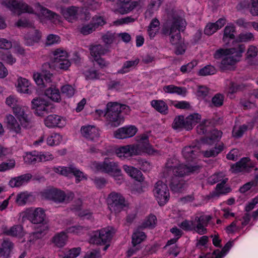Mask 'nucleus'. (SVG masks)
<instances>
[{
  "label": "nucleus",
  "instance_id": "obj_1",
  "mask_svg": "<svg viewBox=\"0 0 258 258\" xmlns=\"http://www.w3.org/2000/svg\"><path fill=\"white\" fill-rule=\"evenodd\" d=\"M186 26L185 20L173 13L169 16L162 29V33L170 37V42L175 46V53L177 55L182 54L186 49V46L181 39L180 34V32L184 30Z\"/></svg>",
  "mask_w": 258,
  "mask_h": 258
},
{
  "label": "nucleus",
  "instance_id": "obj_2",
  "mask_svg": "<svg viewBox=\"0 0 258 258\" xmlns=\"http://www.w3.org/2000/svg\"><path fill=\"white\" fill-rule=\"evenodd\" d=\"M115 153L121 160H125L144 154L155 155L158 154L159 152L150 145L148 136L143 134L141 136L137 144L119 147L115 149Z\"/></svg>",
  "mask_w": 258,
  "mask_h": 258
},
{
  "label": "nucleus",
  "instance_id": "obj_3",
  "mask_svg": "<svg viewBox=\"0 0 258 258\" xmlns=\"http://www.w3.org/2000/svg\"><path fill=\"white\" fill-rule=\"evenodd\" d=\"M201 167L198 165L185 164L175 157L171 158L165 164L163 172V177L167 178L172 174L174 176L172 177H183L198 171Z\"/></svg>",
  "mask_w": 258,
  "mask_h": 258
},
{
  "label": "nucleus",
  "instance_id": "obj_4",
  "mask_svg": "<svg viewBox=\"0 0 258 258\" xmlns=\"http://www.w3.org/2000/svg\"><path fill=\"white\" fill-rule=\"evenodd\" d=\"M245 49L244 44H238L235 47L229 49H220L215 54V58L223 56L220 65L221 69L224 71L228 69L230 66L239 61Z\"/></svg>",
  "mask_w": 258,
  "mask_h": 258
},
{
  "label": "nucleus",
  "instance_id": "obj_5",
  "mask_svg": "<svg viewBox=\"0 0 258 258\" xmlns=\"http://www.w3.org/2000/svg\"><path fill=\"white\" fill-rule=\"evenodd\" d=\"M211 219L210 215H205L203 212H198L195 215L194 219L184 220L179 224V226L184 230H194L198 234L203 235L207 233L206 227Z\"/></svg>",
  "mask_w": 258,
  "mask_h": 258
},
{
  "label": "nucleus",
  "instance_id": "obj_6",
  "mask_svg": "<svg viewBox=\"0 0 258 258\" xmlns=\"http://www.w3.org/2000/svg\"><path fill=\"white\" fill-rule=\"evenodd\" d=\"M90 167L95 171H100L110 175L117 183L120 184L123 181L121 170L117 162L110 161L108 158H105L102 162H92Z\"/></svg>",
  "mask_w": 258,
  "mask_h": 258
},
{
  "label": "nucleus",
  "instance_id": "obj_7",
  "mask_svg": "<svg viewBox=\"0 0 258 258\" xmlns=\"http://www.w3.org/2000/svg\"><path fill=\"white\" fill-rule=\"evenodd\" d=\"M128 107L117 102H109L106 105L105 118L111 126H117L122 121L120 113L122 110Z\"/></svg>",
  "mask_w": 258,
  "mask_h": 258
},
{
  "label": "nucleus",
  "instance_id": "obj_8",
  "mask_svg": "<svg viewBox=\"0 0 258 258\" xmlns=\"http://www.w3.org/2000/svg\"><path fill=\"white\" fill-rule=\"evenodd\" d=\"M60 13L67 21L71 23L77 21L80 17L85 20H88L90 18V14L85 13L83 7L74 6L62 7L60 8Z\"/></svg>",
  "mask_w": 258,
  "mask_h": 258
},
{
  "label": "nucleus",
  "instance_id": "obj_9",
  "mask_svg": "<svg viewBox=\"0 0 258 258\" xmlns=\"http://www.w3.org/2000/svg\"><path fill=\"white\" fill-rule=\"evenodd\" d=\"M113 229L111 227H106L93 232L90 242L96 244H106L111 239Z\"/></svg>",
  "mask_w": 258,
  "mask_h": 258
},
{
  "label": "nucleus",
  "instance_id": "obj_10",
  "mask_svg": "<svg viewBox=\"0 0 258 258\" xmlns=\"http://www.w3.org/2000/svg\"><path fill=\"white\" fill-rule=\"evenodd\" d=\"M106 201L110 210L115 213L120 212L126 206L124 197L120 193L115 191L108 195Z\"/></svg>",
  "mask_w": 258,
  "mask_h": 258
},
{
  "label": "nucleus",
  "instance_id": "obj_11",
  "mask_svg": "<svg viewBox=\"0 0 258 258\" xmlns=\"http://www.w3.org/2000/svg\"><path fill=\"white\" fill-rule=\"evenodd\" d=\"M23 217H26L32 223L34 224H47L45 221L46 214L42 208H31L27 209L24 212Z\"/></svg>",
  "mask_w": 258,
  "mask_h": 258
},
{
  "label": "nucleus",
  "instance_id": "obj_12",
  "mask_svg": "<svg viewBox=\"0 0 258 258\" xmlns=\"http://www.w3.org/2000/svg\"><path fill=\"white\" fill-rule=\"evenodd\" d=\"M154 196L160 206L164 205L169 200V190L166 184L162 181H157L153 190Z\"/></svg>",
  "mask_w": 258,
  "mask_h": 258
},
{
  "label": "nucleus",
  "instance_id": "obj_13",
  "mask_svg": "<svg viewBox=\"0 0 258 258\" xmlns=\"http://www.w3.org/2000/svg\"><path fill=\"white\" fill-rule=\"evenodd\" d=\"M90 54L93 57L94 60L101 69L108 67L109 62L101 57V55L106 54L108 50L100 44L95 45L90 48Z\"/></svg>",
  "mask_w": 258,
  "mask_h": 258
},
{
  "label": "nucleus",
  "instance_id": "obj_14",
  "mask_svg": "<svg viewBox=\"0 0 258 258\" xmlns=\"http://www.w3.org/2000/svg\"><path fill=\"white\" fill-rule=\"evenodd\" d=\"M13 113L20 122L21 126L26 128H30L31 126V119L29 114L27 107L22 106H17L14 108Z\"/></svg>",
  "mask_w": 258,
  "mask_h": 258
},
{
  "label": "nucleus",
  "instance_id": "obj_15",
  "mask_svg": "<svg viewBox=\"0 0 258 258\" xmlns=\"http://www.w3.org/2000/svg\"><path fill=\"white\" fill-rule=\"evenodd\" d=\"M7 7L18 15L23 13H33V9L22 0H7Z\"/></svg>",
  "mask_w": 258,
  "mask_h": 258
},
{
  "label": "nucleus",
  "instance_id": "obj_16",
  "mask_svg": "<svg viewBox=\"0 0 258 258\" xmlns=\"http://www.w3.org/2000/svg\"><path fill=\"white\" fill-rule=\"evenodd\" d=\"M54 62L56 68L67 70L71 66L68 58L67 52L61 49H57L53 52Z\"/></svg>",
  "mask_w": 258,
  "mask_h": 258
},
{
  "label": "nucleus",
  "instance_id": "obj_17",
  "mask_svg": "<svg viewBox=\"0 0 258 258\" xmlns=\"http://www.w3.org/2000/svg\"><path fill=\"white\" fill-rule=\"evenodd\" d=\"M4 123L7 129L10 133L16 135H21L22 134V127H23L20 122L12 114H7L5 117Z\"/></svg>",
  "mask_w": 258,
  "mask_h": 258
},
{
  "label": "nucleus",
  "instance_id": "obj_18",
  "mask_svg": "<svg viewBox=\"0 0 258 258\" xmlns=\"http://www.w3.org/2000/svg\"><path fill=\"white\" fill-rule=\"evenodd\" d=\"M32 107L35 109V113L38 116H42L47 113L49 107V103L46 100L38 98L32 100Z\"/></svg>",
  "mask_w": 258,
  "mask_h": 258
},
{
  "label": "nucleus",
  "instance_id": "obj_19",
  "mask_svg": "<svg viewBox=\"0 0 258 258\" xmlns=\"http://www.w3.org/2000/svg\"><path fill=\"white\" fill-rule=\"evenodd\" d=\"M37 11L42 16L50 20L54 24H59L61 22V17L57 14L42 6L39 3L35 6Z\"/></svg>",
  "mask_w": 258,
  "mask_h": 258
},
{
  "label": "nucleus",
  "instance_id": "obj_20",
  "mask_svg": "<svg viewBox=\"0 0 258 258\" xmlns=\"http://www.w3.org/2000/svg\"><path fill=\"white\" fill-rule=\"evenodd\" d=\"M254 167V164L252 163L249 158L243 157L239 162L231 166V172L237 173L243 171H247L250 169Z\"/></svg>",
  "mask_w": 258,
  "mask_h": 258
},
{
  "label": "nucleus",
  "instance_id": "obj_21",
  "mask_svg": "<svg viewBox=\"0 0 258 258\" xmlns=\"http://www.w3.org/2000/svg\"><path fill=\"white\" fill-rule=\"evenodd\" d=\"M137 131V128L134 125L125 126L115 131L114 136L118 139L128 138L135 136Z\"/></svg>",
  "mask_w": 258,
  "mask_h": 258
},
{
  "label": "nucleus",
  "instance_id": "obj_22",
  "mask_svg": "<svg viewBox=\"0 0 258 258\" xmlns=\"http://www.w3.org/2000/svg\"><path fill=\"white\" fill-rule=\"evenodd\" d=\"M81 133L84 137L91 141H96L100 136L99 130L94 125H88L82 126Z\"/></svg>",
  "mask_w": 258,
  "mask_h": 258
},
{
  "label": "nucleus",
  "instance_id": "obj_23",
  "mask_svg": "<svg viewBox=\"0 0 258 258\" xmlns=\"http://www.w3.org/2000/svg\"><path fill=\"white\" fill-rule=\"evenodd\" d=\"M45 125L49 128L55 127H62L66 124V120L63 117L56 114L47 116L44 120Z\"/></svg>",
  "mask_w": 258,
  "mask_h": 258
},
{
  "label": "nucleus",
  "instance_id": "obj_24",
  "mask_svg": "<svg viewBox=\"0 0 258 258\" xmlns=\"http://www.w3.org/2000/svg\"><path fill=\"white\" fill-rule=\"evenodd\" d=\"M118 8L116 11L121 14L128 13L137 6L138 2L133 0H118Z\"/></svg>",
  "mask_w": 258,
  "mask_h": 258
},
{
  "label": "nucleus",
  "instance_id": "obj_25",
  "mask_svg": "<svg viewBox=\"0 0 258 258\" xmlns=\"http://www.w3.org/2000/svg\"><path fill=\"white\" fill-rule=\"evenodd\" d=\"M52 201L56 203H69L74 198V194L71 191L64 192L61 190L55 188Z\"/></svg>",
  "mask_w": 258,
  "mask_h": 258
},
{
  "label": "nucleus",
  "instance_id": "obj_26",
  "mask_svg": "<svg viewBox=\"0 0 258 258\" xmlns=\"http://www.w3.org/2000/svg\"><path fill=\"white\" fill-rule=\"evenodd\" d=\"M17 90L20 93L31 94L32 93V85L30 82L27 79L19 77L16 85Z\"/></svg>",
  "mask_w": 258,
  "mask_h": 258
},
{
  "label": "nucleus",
  "instance_id": "obj_27",
  "mask_svg": "<svg viewBox=\"0 0 258 258\" xmlns=\"http://www.w3.org/2000/svg\"><path fill=\"white\" fill-rule=\"evenodd\" d=\"M41 38V33L36 29L30 30L24 36L25 43L28 46H32L39 42Z\"/></svg>",
  "mask_w": 258,
  "mask_h": 258
},
{
  "label": "nucleus",
  "instance_id": "obj_28",
  "mask_svg": "<svg viewBox=\"0 0 258 258\" xmlns=\"http://www.w3.org/2000/svg\"><path fill=\"white\" fill-rule=\"evenodd\" d=\"M32 177V175L30 173L15 177L10 180L9 185L12 187H20L27 183Z\"/></svg>",
  "mask_w": 258,
  "mask_h": 258
},
{
  "label": "nucleus",
  "instance_id": "obj_29",
  "mask_svg": "<svg viewBox=\"0 0 258 258\" xmlns=\"http://www.w3.org/2000/svg\"><path fill=\"white\" fill-rule=\"evenodd\" d=\"M222 136V132L218 130H212L207 137L202 139L201 141L203 144L213 145L218 141Z\"/></svg>",
  "mask_w": 258,
  "mask_h": 258
},
{
  "label": "nucleus",
  "instance_id": "obj_30",
  "mask_svg": "<svg viewBox=\"0 0 258 258\" xmlns=\"http://www.w3.org/2000/svg\"><path fill=\"white\" fill-rule=\"evenodd\" d=\"M124 171L131 177L139 182L144 181V178L143 174L140 170L137 168L127 165L123 166Z\"/></svg>",
  "mask_w": 258,
  "mask_h": 258
},
{
  "label": "nucleus",
  "instance_id": "obj_31",
  "mask_svg": "<svg viewBox=\"0 0 258 258\" xmlns=\"http://www.w3.org/2000/svg\"><path fill=\"white\" fill-rule=\"evenodd\" d=\"M14 247L13 243L9 240L4 239L0 244V257L8 258Z\"/></svg>",
  "mask_w": 258,
  "mask_h": 258
},
{
  "label": "nucleus",
  "instance_id": "obj_32",
  "mask_svg": "<svg viewBox=\"0 0 258 258\" xmlns=\"http://www.w3.org/2000/svg\"><path fill=\"white\" fill-rule=\"evenodd\" d=\"M182 153L183 157L189 161L196 158L199 149L197 146H186L183 149Z\"/></svg>",
  "mask_w": 258,
  "mask_h": 258
},
{
  "label": "nucleus",
  "instance_id": "obj_33",
  "mask_svg": "<svg viewBox=\"0 0 258 258\" xmlns=\"http://www.w3.org/2000/svg\"><path fill=\"white\" fill-rule=\"evenodd\" d=\"M201 119V116L198 113H193L187 116L185 120L184 129L189 131L193 128Z\"/></svg>",
  "mask_w": 258,
  "mask_h": 258
},
{
  "label": "nucleus",
  "instance_id": "obj_34",
  "mask_svg": "<svg viewBox=\"0 0 258 258\" xmlns=\"http://www.w3.org/2000/svg\"><path fill=\"white\" fill-rule=\"evenodd\" d=\"M166 182H168L166 180ZM171 190L174 192H180L183 188L185 180L177 177H171L168 181Z\"/></svg>",
  "mask_w": 258,
  "mask_h": 258
},
{
  "label": "nucleus",
  "instance_id": "obj_35",
  "mask_svg": "<svg viewBox=\"0 0 258 258\" xmlns=\"http://www.w3.org/2000/svg\"><path fill=\"white\" fill-rule=\"evenodd\" d=\"M49 229L47 224H42L38 228L36 231L33 232L30 235V241H34L36 239L42 238L46 234Z\"/></svg>",
  "mask_w": 258,
  "mask_h": 258
},
{
  "label": "nucleus",
  "instance_id": "obj_36",
  "mask_svg": "<svg viewBox=\"0 0 258 258\" xmlns=\"http://www.w3.org/2000/svg\"><path fill=\"white\" fill-rule=\"evenodd\" d=\"M151 105L156 111L162 114L165 115L168 112V106L163 100H153L151 102Z\"/></svg>",
  "mask_w": 258,
  "mask_h": 258
},
{
  "label": "nucleus",
  "instance_id": "obj_37",
  "mask_svg": "<svg viewBox=\"0 0 258 258\" xmlns=\"http://www.w3.org/2000/svg\"><path fill=\"white\" fill-rule=\"evenodd\" d=\"M4 233L13 237H22L25 235L23 227L20 225H14L9 229H5Z\"/></svg>",
  "mask_w": 258,
  "mask_h": 258
},
{
  "label": "nucleus",
  "instance_id": "obj_38",
  "mask_svg": "<svg viewBox=\"0 0 258 258\" xmlns=\"http://www.w3.org/2000/svg\"><path fill=\"white\" fill-rule=\"evenodd\" d=\"M163 90L166 93L176 94L181 96H185L186 93L185 88L178 87L173 85L165 86L163 87Z\"/></svg>",
  "mask_w": 258,
  "mask_h": 258
},
{
  "label": "nucleus",
  "instance_id": "obj_39",
  "mask_svg": "<svg viewBox=\"0 0 258 258\" xmlns=\"http://www.w3.org/2000/svg\"><path fill=\"white\" fill-rule=\"evenodd\" d=\"M139 62V59L136 58L133 60H128L124 62L122 68L117 71L118 74H123L130 72L135 68Z\"/></svg>",
  "mask_w": 258,
  "mask_h": 258
},
{
  "label": "nucleus",
  "instance_id": "obj_40",
  "mask_svg": "<svg viewBox=\"0 0 258 258\" xmlns=\"http://www.w3.org/2000/svg\"><path fill=\"white\" fill-rule=\"evenodd\" d=\"M45 94L53 101L58 102L60 100L59 90L54 86L47 88L45 91Z\"/></svg>",
  "mask_w": 258,
  "mask_h": 258
},
{
  "label": "nucleus",
  "instance_id": "obj_41",
  "mask_svg": "<svg viewBox=\"0 0 258 258\" xmlns=\"http://www.w3.org/2000/svg\"><path fill=\"white\" fill-rule=\"evenodd\" d=\"M67 240V233L63 231L55 234L52 238V242L57 247H61L66 244Z\"/></svg>",
  "mask_w": 258,
  "mask_h": 258
},
{
  "label": "nucleus",
  "instance_id": "obj_42",
  "mask_svg": "<svg viewBox=\"0 0 258 258\" xmlns=\"http://www.w3.org/2000/svg\"><path fill=\"white\" fill-rule=\"evenodd\" d=\"M160 22L156 18L153 19L150 23L148 28V34L150 38H153L158 32Z\"/></svg>",
  "mask_w": 258,
  "mask_h": 258
},
{
  "label": "nucleus",
  "instance_id": "obj_43",
  "mask_svg": "<svg viewBox=\"0 0 258 258\" xmlns=\"http://www.w3.org/2000/svg\"><path fill=\"white\" fill-rule=\"evenodd\" d=\"M235 28L233 25L229 24L226 26L224 29L223 40L226 42L228 39H233L234 38Z\"/></svg>",
  "mask_w": 258,
  "mask_h": 258
},
{
  "label": "nucleus",
  "instance_id": "obj_44",
  "mask_svg": "<svg viewBox=\"0 0 258 258\" xmlns=\"http://www.w3.org/2000/svg\"><path fill=\"white\" fill-rule=\"evenodd\" d=\"M253 128V124H249L248 125L243 124L241 126H235L233 127L232 135L235 138H239L242 136L243 133L247 129H252Z\"/></svg>",
  "mask_w": 258,
  "mask_h": 258
},
{
  "label": "nucleus",
  "instance_id": "obj_45",
  "mask_svg": "<svg viewBox=\"0 0 258 258\" xmlns=\"http://www.w3.org/2000/svg\"><path fill=\"white\" fill-rule=\"evenodd\" d=\"M146 238V236L145 233L137 229L132 235V243L135 246L141 243Z\"/></svg>",
  "mask_w": 258,
  "mask_h": 258
},
{
  "label": "nucleus",
  "instance_id": "obj_46",
  "mask_svg": "<svg viewBox=\"0 0 258 258\" xmlns=\"http://www.w3.org/2000/svg\"><path fill=\"white\" fill-rule=\"evenodd\" d=\"M157 221V220L156 216L150 214L145 219L142 223V226L144 228H153L156 225Z\"/></svg>",
  "mask_w": 258,
  "mask_h": 258
},
{
  "label": "nucleus",
  "instance_id": "obj_47",
  "mask_svg": "<svg viewBox=\"0 0 258 258\" xmlns=\"http://www.w3.org/2000/svg\"><path fill=\"white\" fill-rule=\"evenodd\" d=\"M70 175L71 174H73V175L76 177V182L79 183L81 180L83 179H87V177L86 175L84 174V173L81 171L79 169L77 168L73 165H70Z\"/></svg>",
  "mask_w": 258,
  "mask_h": 258
},
{
  "label": "nucleus",
  "instance_id": "obj_48",
  "mask_svg": "<svg viewBox=\"0 0 258 258\" xmlns=\"http://www.w3.org/2000/svg\"><path fill=\"white\" fill-rule=\"evenodd\" d=\"M227 181L228 178H225L221 182L217 184L216 190L218 194L224 195L227 194L231 191V188L225 185V183Z\"/></svg>",
  "mask_w": 258,
  "mask_h": 258
},
{
  "label": "nucleus",
  "instance_id": "obj_49",
  "mask_svg": "<svg viewBox=\"0 0 258 258\" xmlns=\"http://www.w3.org/2000/svg\"><path fill=\"white\" fill-rule=\"evenodd\" d=\"M62 141V137L60 135L57 133H52L47 139V144L49 146L57 145L60 143Z\"/></svg>",
  "mask_w": 258,
  "mask_h": 258
},
{
  "label": "nucleus",
  "instance_id": "obj_50",
  "mask_svg": "<svg viewBox=\"0 0 258 258\" xmlns=\"http://www.w3.org/2000/svg\"><path fill=\"white\" fill-rule=\"evenodd\" d=\"M184 117L182 115H179L174 118L172 123V127L174 130L181 131L184 129Z\"/></svg>",
  "mask_w": 258,
  "mask_h": 258
},
{
  "label": "nucleus",
  "instance_id": "obj_51",
  "mask_svg": "<svg viewBox=\"0 0 258 258\" xmlns=\"http://www.w3.org/2000/svg\"><path fill=\"white\" fill-rule=\"evenodd\" d=\"M225 175L222 172L216 173L208 178V182L210 184H214L219 181H222V180L225 178Z\"/></svg>",
  "mask_w": 258,
  "mask_h": 258
},
{
  "label": "nucleus",
  "instance_id": "obj_52",
  "mask_svg": "<svg viewBox=\"0 0 258 258\" xmlns=\"http://www.w3.org/2000/svg\"><path fill=\"white\" fill-rule=\"evenodd\" d=\"M81 249L80 247H74L70 249H66L64 251V258H75L78 256Z\"/></svg>",
  "mask_w": 258,
  "mask_h": 258
},
{
  "label": "nucleus",
  "instance_id": "obj_53",
  "mask_svg": "<svg viewBox=\"0 0 258 258\" xmlns=\"http://www.w3.org/2000/svg\"><path fill=\"white\" fill-rule=\"evenodd\" d=\"M31 195L28 192H23L17 196L16 203L19 206L25 205L28 201Z\"/></svg>",
  "mask_w": 258,
  "mask_h": 258
},
{
  "label": "nucleus",
  "instance_id": "obj_54",
  "mask_svg": "<svg viewBox=\"0 0 258 258\" xmlns=\"http://www.w3.org/2000/svg\"><path fill=\"white\" fill-rule=\"evenodd\" d=\"M91 23L96 30L99 27L104 25L106 22L103 17L95 15L92 18Z\"/></svg>",
  "mask_w": 258,
  "mask_h": 258
},
{
  "label": "nucleus",
  "instance_id": "obj_55",
  "mask_svg": "<svg viewBox=\"0 0 258 258\" xmlns=\"http://www.w3.org/2000/svg\"><path fill=\"white\" fill-rule=\"evenodd\" d=\"M216 73L215 68L211 65H207L201 69L199 72V75L205 76L208 75H212Z\"/></svg>",
  "mask_w": 258,
  "mask_h": 258
},
{
  "label": "nucleus",
  "instance_id": "obj_56",
  "mask_svg": "<svg viewBox=\"0 0 258 258\" xmlns=\"http://www.w3.org/2000/svg\"><path fill=\"white\" fill-rule=\"evenodd\" d=\"M61 92L62 95L70 98L72 97L75 93L74 88L70 85H66L61 87Z\"/></svg>",
  "mask_w": 258,
  "mask_h": 258
},
{
  "label": "nucleus",
  "instance_id": "obj_57",
  "mask_svg": "<svg viewBox=\"0 0 258 258\" xmlns=\"http://www.w3.org/2000/svg\"><path fill=\"white\" fill-rule=\"evenodd\" d=\"M237 40L241 42H247L254 40V35L250 32L242 33L238 35Z\"/></svg>",
  "mask_w": 258,
  "mask_h": 258
},
{
  "label": "nucleus",
  "instance_id": "obj_58",
  "mask_svg": "<svg viewBox=\"0 0 258 258\" xmlns=\"http://www.w3.org/2000/svg\"><path fill=\"white\" fill-rule=\"evenodd\" d=\"M223 150V146L219 145L214 149L203 151V154L205 157H214L217 156Z\"/></svg>",
  "mask_w": 258,
  "mask_h": 258
},
{
  "label": "nucleus",
  "instance_id": "obj_59",
  "mask_svg": "<svg viewBox=\"0 0 258 258\" xmlns=\"http://www.w3.org/2000/svg\"><path fill=\"white\" fill-rule=\"evenodd\" d=\"M15 161L13 159L4 162L0 164V171L5 172L12 169L15 166Z\"/></svg>",
  "mask_w": 258,
  "mask_h": 258
},
{
  "label": "nucleus",
  "instance_id": "obj_60",
  "mask_svg": "<svg viewBox=\"0 0 258 258\" xmlns=\"http://www.w3.org/2000/svg\"><path fill=\"white\" fill-rule=\"evenodd\" d=\"M0 59L11 65L14 64L16 61V58L8 52L6 53L0 52Z\"/></svg>",
  "mask_w": 258,
  "mask_h": 258
},
{
  "label": "nucleus",
  "instance_id": "obj_61",
  "mask_svg": "<svg viewBox=\"0 0 258 258\" xmlns=\"http://www.w3.org/2000/svg\"><path fill=\"white\" fill-rule=\"evenodd\" d=\"M115 34L109 31L106 32L102 36V40L106 44H112L115 40Z\"/></svg>",
  "mask_w": 258,
  "mask_h": 258
},
{
  "label": "nucleus",
  "instance_id": "obj_62",
  "mask_svg": "<svg viewBox=\"0 0 258 258\" xmlns=\"http://www.w3.org/2000/svg\"><path fill=\"white\" fill-rule=\"evenodd\" d=\"M53 171L60 175L68 176L70 175V165L68 167L58 166L54 167Z\"/></svg>",
  "mask_w": 258,
  "mask_h": 258
},
{
  "label": "nucleus",
  "instance_id": "obj_63",
  "mask_svg": "<svg viewBox=\"0 0 258 258\" xmlns=\"http://www.w3.org/2000/svg\"><path fill=\"white\" fill-rule=\"evenodd\" d=\"M210 124V122L209 120H205L202 121V122L197 127L198 133L199 134H205L209 128V125Z\"/></svg>",
  "mask_w": 258,
  "mask_h": 258
},
{
  "label": "nucleus",
  "instance_id": "obj_64",
  "mask_svg": "<svg viewBox=\"0 0 258 258\" xmlns=\"http://www.w3.org/2000/svg\"><path fill=\"white\" fill-rule=\"evenodd\" d=\"M102 76V74L97 70H90L86 73V77L89 80L99 79Z\"/></svg>",
  "mask_w": 258,
  "mask_h": 258
}]
</instances>
